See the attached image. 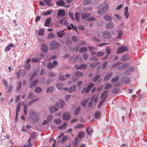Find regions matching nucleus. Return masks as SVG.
Instances as JSON below:
<instances>
[{
    "mask_svg": "<svg viewBox=\"0 0 147 147\" xmlns=\"http://www.w3.org/2000/svg\"><path fill=\"white\" fill-rule=\"evenodd\" d=\"M98 7L99 10L98 11V13L100 14L107 12L108 11L109 8L107 1H105L102 4L100 5Z\"/></svg>",
    "mask_w": 147,
    "mask_h": 147,
    "instance_id": "nucleus-1",
    "label": "nucleus"
},
{
    "mask_svg": "<svg viewBox=\"0 0 147 147\" xmlns=\"http://www.w3.org/2000/svg\"><path fill=\"white\" fill-rule=\"evenodd\" d=\"M61 45V44L57 41L53 40L50 44V49L53 51L58 50L60 48Z\"/></svg>",
    "mask_w": 147,
    "mask_h": 147,
    "instance_id": "nucleus-2",
    "label": "nucleus"
},
{
    "mask_svg": "<svg viewBox=\"0 0 147 147\" xmlns=\"http://www.w3.org/2000/svg\"><path fill=\"white\" fill-rule=\"evenodd\" d=\"M30 117L34 122L36 123L38 121L39 117L38 114L32 110L30 111Z\"/></svg>",
    "mask_w": 147,
    "mask_h": 147,
    "instance_id": "nucleus-3",
    "label": "nucleus"
},
{
    "mask_svg": "<svg viewBox=\"0 0 147 147\" xmlns=\"http://www.w3.org/2000/svg\"><path fill=\"white\" fill-rule=\"evenodd\" d=\"M83 74V73L80 71H76L75 75L72 77V80L74 81H76L80 78L82 77Z\"/></svg>",
    "mask_w": 147,
    "mask_h": 147,
    "instance_id": "nucleus-4",
    "label": "nucleus"
},
{
    "mask_svg": "<svg viewBox=\"0 0 147 147\" xmlns=\"http://www.w3.org/2000/svg\"><path fill=\"white\" fill-rule=\"evenodd\" d=\"M59 108V103L56 102L54 106L50 107L49 111L51 113H54L57 111Z\"/></svg>",
    "mask_w": 147,
    "mask_h": 147,
    "instance_id": "nucleus-5",
    "label": "nucleus"
},
{
    "mask_svg": "<svg viewBox=\"0 0 147 147\" xmlns=\"http://www.w3.org/2000/svg\"><path fill=\"white\" fill-rule=\"evenodd\" d=\"M128 50L127 48L126 47L121 46L118 48L116 53L117 54L121 53L128 51Z\"/></svg>",
    "mask_w": 147,
    "mask_h": 147,
    "instance_id": "nucleus-6",
    "label": "nucleus"
},
{
    "mask_svg": "<svg viewBox=\"0 0 147 147\" xmlns=\"http://www.w3.org/2000/svg\"><path fill=\"white\" fill-rule=\"evenodd\" d=\"M26 71L23 69H20L17 72V78L19 79L21 75L22 77L24 76L26 74Z\"/></svg>",
    "mask_w": 147,
    "mask_h": 147,
    "instance_id": "nucleus-7",
    "label": "nucleus"
},
{
    "mask_svg": "<svg viewBox=\"0 0 147 147\" xmlns=\"http://www.w3.org/2000/svg\"><path fill=\"white\" fill-rule=\"evenodd\" d=\"M103 38L109 39L111 37V33L108 31H105L102 35Z\"/></svg>",
    "mask_w": 147,
    "mask_h": 147,
    "instance_id": "nucleus-8",
    "label": "nucleus"
},
{
    "mask_svg": "<svg viewBox=\"0 0 147 147\" xmlns=\"http://www.w3.org/2000/svg\"><path fill=\"white\" fill-rule=\"evenodd\" d=\"M114 26V23L111 21H110L106 24V28L108 29H113Z\"/></svg>",
    "mask_w": 147,
    "mask_h": 147,
    "instance_id": "nucleus-9",
    "label": "nucleus"
},
{
    "mask_svg": "<svg viewBox=\"0 0 147 147\" xmlns=\"http://www.w3.org/2000/svg\"><path fill=\"white\" fill-rule=\"evenodd\" d=\"M103 18L106 21H112L113 20L112 17L108 14H105L104 15Z\"/></svg>",
    "mask_w": 147,
    "mask_h": 147,
    "instance_id": "nucleus-10",
    "label": "nucleus"
},
{
    "mask_svg": "<svg viewBox=\"0 0 147 147\" xmlns=\"http://www.w3.org/2000/svg\"><path fill=\"white\" fill-rule=\"evenodd\" d=\"M129 59V55L127 54H124L122 57L121 59V61L123 62H125L128 60Z\"/></svg>",
    "mask_w": 147,
    "mask_h": 147,
    "instance_id": "nucleus-11",
    "label": "nucleus"
},
{
    "mask_svg": "<svg viewBox=\"0 0 147 147\" xmlns=\"http://www.w3.org/2000/svg\"><path fill=\"white\" fill-rule=\"evenodd\" d=\"M39 81V80L36 79L32 81L30 84V88H32L34 86H36Z\"/></svg>",
    "mask_w": 147,
    "mask_h": 147,
    "instance_id": "nucleus-12",
    "label": "nucleus"
},
{
    "mask_svg": "<svg viewBox=\"0 0 147 147\" xmlns=\"http://www.w3.org/2000/svg\"><path fill=\"white\" fill-rule=\"evenodd\" d=\"M71 117L70 114L69 113H64L63 116V119L64 120H67Z\"/></svg>",
    "mask_w": 147,
    "mask_h": 147,
    "instance_id": "nucleus-13",
    "label": "nucleus"
},
{
    "mask_svg": "<svg viewBox=\"0 0 147 147\" xmlns=\"http://www.w3.org/2000/svg\"><path fill=\"white\" fill-rule=\"evenodd\" d=\"M129 63H125L122 64L121 66L118 67L117 69L119 71L121 69H124L128 67L129 66Z\"/></svg>",
    "mask_w": 147,
    "mask_h": 147,
    "instance_id": "nucleus-14",
    "label": "nucleus"
},
{
    "mask_svg": "<svg viewBox=\"0 0 147 147\" xmlns=\"http://www.w3.org/2000/svg\"><path fill=\"white\" fill-rule=\"evenodd\" d=\"M51 17L48 18L45 21L44 25L45 26L49 27L51 24Z\"/></svg>",
    "mask_w": 147,
    "mask_h": 147,
    "instance_id": "nucleus-15",
    "label": "nucleus"
},
{
    "mask_svg": "<svg viewBox=\"0 0 147 147\" xmlns=\"http://www.w3.org/2000/svg\"><path fill=\"white\" fill-rule=\"evenodd\" d=\"M90 14L89 13H82L81 14L82 18L83 19H85L90 16Z\"/></svg>",
    "mask_w": 147,
    "mask_h": 147,
    "instance_id": "nucleus-16",
    "label": "nucleus"
},
{
    "mask_svg": "<svg viewBox=\"0 0 147 147\" xmlns=\"http://www.w3.org/2000/svg\"><path fill=\"white\" fill-rule=\"evenodd\" d=\"M57 14L58 16H61V17H63L65 15V11L63 10H58Z\"/></svg>",
    "mask_w": 147,
    "mask_h": 147,
    "instance_id": "nucleus-17",
    "label": "nucleus"
},
{
    "mask_svg": "<svg viewBox=\"0 0 147 147\" xmlns=\"http://www.w3.org/2000/svg\"><path fill=\"white\" fill-rule=\"evenodd\" d=\"M14 47V45L12 43H10L6 46L5 49V51H7L10 50L11 48H13Z\"/></svg>",
    "mask_w": 147,
    "mask_h": 147,
    "instance_id": "nucleus-18",
    "label": "nucleus"
},
{
    "mask_svg": "<svg viewBox=\"0 0 147 147\" xmlns=\"http://www.w3.org/2000/svg\"><path fill=\"white\" fill-rule=\"evenodd\" d=\"M64 30H61L59 32H57V34L59 37L62 38L65 34V33H63Z\"/></svg>",
    "mask_w": 147,
    "mask_h": 147,
    "instance_id": "nucleus-19",
    "label": "nucleus"
},
{
    "mask_svg": "<svg viewBox=\"0 0 147 147\" xmlns=\"http://www.w3.org/2000/svg\"><path fill=\"white\" fill-rule=\"evenodd\" d=\"M64 86V84L62 83H58L56 84V87L57 89L59 90H62Z\"/></svg>",
    "mask_w": 147,
    "mask_h": 147,
    "instance_id": "nucleus-20",
    "label": "nucleus"
},
{
    "mask_svg": "<svg viewBox=\"0 0 147 147\" xmlns=\"http://www.w3.org/2000/svg\"><path fill=\"white\" fill-rule=\"evenodd\" d=\"M113 74L112 72H110L107 74L104 78V81H106L108 80L110 77Z\"/></svg>",
    "mask_w": 147,
    "mask_h": 147,
    "instance_id": "nucleus-21",
    "label": "nucleus"
},
{
    "mask_svg": "<svg viewBox=\"0 0 147 147\" xmlns=\"http://www.w3.org/2000/svg\"><path fill=\"white\" fill-rule=\"evenodd\" d=\"M100 112L98 111H97L94 114V117L95 119L98 118L100 116Z\"/></svg>",
    "mask_w": 147,
    "mask_h": 147,
    "instance_id": "nucleus-22",
    "label": "nucleus"
},
{
    "mask_svg": "<svg viewBox=\"0 0 147 147\" xmlns=\"http://www.w3.org/2000/svg\"><path fill=\"white\" fill-rule=\"evenodd\" d=\"M76 90V86H74L70 87L68 88V92L69 93H71L75 91Z\"/></svg>",
    "mask_w": 147,
    "mask_h": 147,
    "instance_id": "nucleus-23",
    "label": "nucleus"
},
{
    "mask_svg": "<svg viewBox=\"0 0 147 147\" xmlns=\"http://www.w3.org/2000/svg\"><path fill=\"white\" fill-rule=\"evenodd\" d=\"M42 89L39 86H37L35 88L34 91L37 94L40 93L42 91Z\"/></svg>",
    "mask_w": 147,
    "mask_h": 147,
    "instance_id": "nucleus-24",
    "label": "nucleus"
},
{
    "mask_svg": "<svg viewBox=\"0 0 147 147\" xmlns=\"http://www.w3.org/2000/svg\"><path fill=\"white\" fill-rule=\"evenodd\" d=\"M86 67V65L85 64H82L80 65L78 67H77L76 69H84Z\"/></svg>",
    "mask_w": 147,
    "mask_h": 147,
    "instance_id": "nucleus-25",
    "label": "nucleus"
},
{
    "mask_svg": "<svg viewBox=\"0 0 147 147\" xmlns=\"http://www.w3.org/2000/svg\"><path fill=\"white\" fill-rule=\"evenodd\" d=\"M45 3L48 6H50L53 5L51 3L52 0H43Z\"/></svg>",
    "mask_w": 147,
    "mask_h": 147,
    "instance_id": "nucleus-26",
    "label": "nucleus"
},
{
    "mask_svg": "<svg viewBox=\"0 0 147 147\" xmlns=\"http://www.w3.org/2000/svg\"><path fill=\"white\" fill-rule=\"evenodd\" d=\"M54 90V88L52 86H50L49 87H48L47 88V89L46 91V93H48L49 92H53Z\"/></svg>",
    "mask_w": 147,
    "mask_h": 147,
    "instance_id": "nucleus-27",
    "label": "nucleus"
},
{
    "mask_svg": "<svg viewBox=\"0 0 147 147\" xmlns=\"http://www.w3.org/2000/svg\"><path fill=\"white\" fill-rule=\"evenodd\" d=\"M55 34L52 32L50 33L47 36V38L48 39H51L55 37Z\"/></svg>",
    "mask_w": 147,
    "mask_h": 147,
    "instance_id": "nucleus-28",
    "label": "nucleus"
},
{
    "mask_svg": "<svg viewBox=\"0 0 147 147\" xmlns=\"http://www.w3.org/2000/svg\"><path fill=\"white\" fill-rule=\"evenodd\" d=\"M119 79V77L118 76H116L111 79V82H114L118 81Z\"/></svg>",
    "mask_w": 147,
    "mask_h": 147,
    "instance_id": "nucleus-29",
    "label": "nucleus"
},
{
    "mask_svg": "<svg viewBox=\"0 0 147 147\" xmlns=\"http://www.w3.org/2000/svg\"><path fill=\"white\" fill-rule=\"evenodd\" d=\"M56 4L58 5L63 6L65 5V2L63 1L60 0L56 3Z\"/></svg>",
    "mask_w": 147,
    "mask_h": 147,
    "instance_id": "nucleus-30",
    "label": "nucleus"
},
{
    "mask_svg": "<svg viewBox=\"0 0 147 147\" xmlns=\"http://www.w3.org/2000/svg\"><path fill=\"white\" fill-rule=\"evenodd\" d=\"M59 102L60 105V108L62 109L65 105V102L64 101L61 100H59Z\"/></svg>",
    "mask_w": 147,
    "mask_h": 147,
    "instance_id": "nucleus-31",
    "label": "nucleus"
},
{
    "mask_svg": "<svg viewBox=\"0 0 147 147\" xmlns=\"http://www.w3.org/2000/svg\"><path fill=\"white\" fill-rule=\"evenodd\" d=\"M69 23L67 22V21H65L64 22V24L67 27V29L69 30H71V28L69 25Z\"/></svg>",
    "mask_w": 147,
    "mask_h": 147,
    "instance_id": "nucleus-32",
    "label": "nucleus"
},
{
    "mask_svg": "<svg viewBox=\"0 0 147 147\" xmlns=\"http://www.w3.org/2000/svg\"><path fill=\"white\" fill-rule=\"evenodd\" d=\"M80 16V13L79 12H76L75 13V19L77 21H80L79 17Z\"/></svg>",
    "mask_w": 147,
    "mask_h": 147,
    "instance_id": "nucleus-33",
    "label": "nucleus"
},
{
    "mask_svg": "<svg viewBox=\"0 0 147 147\" xmlns=\"http://www.w3.org/2000/svg\"><path fill=\"white\" fill-rule=\"evenodd\" d=\"M89 90L86 87H84L82 90L81 92V93L82 94H84V93H87Z\"/></svg>",
    "mask_w": 147,
    "mask_h": 147,
    "instance_id": "nucleus-34",
    "label": "nucleus"
},
{
    "mask_svg": "<svg viewBox=\"0 0 147 147\" xmlns=\"http://www.w3.org/2000/svg\"><path fill=\"white\" fill-rule=\"evenodd\" d=\"M105 54V53L103 51H99L97 53L96 56L100 57L103 56Z\"/></svg>",
    "mask_w": 147,
    "mask_h": 147,
    "instance_id": "nucleus-35",
    "label": "nucleus"
},
{
    "mask_svg": "<svg viewBox=\"0 0 147 147\" xmlns=\"http://www.w3.org/2000/svg\"><path fill=\"white\" fill-rule=\"evenodd\" d=\"M48 50V47L46 45H44L42 47V51L44 53H46Z\"/></svg>",
    "mask_w": 147,
    "mask_h": 147,
    "instance_id": "nucleus-36",
    "label": "nucleus"
},
{
    "mask_svg": "<svg viewBox=\"0 0 147 147\" xmlns=\"http://www.w3.org/2000/svg\"><path fill=\"white\" fill-rule=\"evenodd\" d=\"M13 88L12 86H9L6 88L7 92L8 93L10 92L12 90Z\"/></svg>",
    "mask_w": 147,
    "mask_h": 147,
    "instance_id": "nucleus-37",
    "label": "nucleus"
},
{
    "mask_svg": "<svg viewBox=\"0 0 147 147\" xmlns=\"http://www.w3.org/2000/svg\"><path fill=\"white\" fill-rule=\"evenodd\" d=\"M100 77V75H97L93 78L92 79V81L93 82H95L98 81Z\"/></svg>",
    "mask_w": 147,
    "mask_h": 147,
    "instance_id": "nucleus-38",
    "label": "nucleus"
},
{
    "mask_svg": "<svg viewBox=\"0 0 147 147\" xmlns=\"http://www.w3.org/2000/svg\"><path fill=\"white\" fill-rule=\"evenodd\" d=\"M86 131L87 132V134L88 135H89L90 136L92 135V133L91 132V128L88 127V128L86 129Z\"/></svg>",
    "mask_w": 147,
    "mask_h": 147,
    "instance_id": "nucleus-39",
    "label": "nucleus"
},
{
    "mask_svg": "<svg viewBox=\"0 0 147 147\" xmlns=\"http://www.w3.org/2000/svg\"><path fill=\"white\" fill-rule=\"evenodd\" d=\"M84 125L83 124H78L76 126L74 127L75 129L80 128H83L84 127Z\"/></svg>",
    "mask_w": 147,
    "mask_h": 147,
    "instance_id": "nucleus-40",
    "label": "nucleus"
},
{
    "mask_svg": "<svg viewBox=\"0 0 147 147\" xmlns=\"http://www.w3.org/2000/svg\"><path fill=\"white\" fill-rule=\"evenodd\" d=\"M47 66L48 68L49 69H51L54 67V66L52 63L51 62H49L48 63Z\"/></svg>",
    "mask_w": 147,
    "mask_h": 147,
    "instance_id": "nucleus-41",
    "label": "nucleus"
},
{
    "mask_svg": "<svg viewBox=\"0 0 147 147\" xmlns=\"http://www.w3.org/2000/svg\"><path fill=\"white\" fill-rule=\"evenodd\" d=\"M80 108L79 107L76 108L74 112V114L75 115H78L80 112Z\"/></svg>",
    "mask_w": 147,
    "mask_h": 147,
    "instance_id": "nucleus-42",
    "label": "nucleus"
},
{
    "mask_svg": "<svg viewBox=\"0 0 147 147\" xmlns=\"http://www.w3.org/2000/svg\"><path fill=\"white\" fill-rule=\"evenodd\" d=\"M25 68L28 70H30L31 68V65L30 64H26L24 65Z\"/></svg>",
    "mask_w": 147,
    "mask_h": 147,
    "instance_id": "nucleus-43",
    "label": "nucleus"
},
{
    "mask_svg": "<svg viewBox=\"0 0 147 147\" xmlns=\"http://www.w3.org/2000/svg\"><path fill=\"white\" fill-rule=\"evenodd\" d=\"M31 141V138L30 137L29 138V139L28 140V144L27 145H24V146L25 147H29L31 145V143H30Z\"/></svg>",
    "mask_w": 147,
    "mask_h": 147,
    "instance_id": "nucleus-44",
    "label": "nucleus"
},
{
    "mask_svg": "<svg viewBox=\"0 0 147 147\" xmlns=\"http://www.w3.org/2000/svg\"><path fill=\"white\" fill-rule=\"evenodd\" d=\"M108 91L107 90H106L104 91L103 92L102 94H101L100 97V99L102 98L103 97L107 95V92H108Z\"/></svg>",
    "mask_w": 147,
    "mask_h": 147,
    "instance_id": "nucleus-45",
    "label": "nucleus"
},
{
    "mask_svg": "<svg viewBox=\"0 0 147 147\" xmlns=\"http://www.w3.org/2000/svg\"><path fill=\"white\" fill-rule=\"evenodd\" d=\"M82 56L85 60L86 61L87 60L88 57V55L86 53H85L82 54Z\"/></svg>",
    "mask_w": 147,
    "mask_h": 147,
    "instance_id": "nucleus-46",
    "label": "nucleus"
},
{
    "mask_svg": "<svg viewBox=\"0 0 147 147\" xmlns=\"http://www.w3.org/2000/svg\"><path fill=\"white\" fill-rule=\"evenodd\" d=\"M22 84L21 82H19L18 84V86L17 89V91H19L21 88Z\"/></svg>",
    "mask_w": 147,
    "mask_h": 147,
    "instance_id": "nucleus-47",
    "label": "nucleus"
},
{
    "mask_svg": "<svg viewBox=\"0 0 147 147\" xmlns=\"http://www.w3.org/2000/svg\"><path fill=\"white\" fill-rule=\"evenodd\" d=\"M54 121V122L57 124H60L61 123V120L59 119H55Z\"/></svg>",
    "mask_w": 147,
    "mask_h": 147,
    "instance_id": "nucleus-48",
    "label": "nucleus"
},
{
    "mask_svg": "<svg viewBox=\"0 0 147 147\" xmlns=\"http://www.w3.org/2000/svg\"><path fill=\"white\" fill-rule=\"evenodd\" d=\"M87 51V49L86 47H81L80 49V52L81 53H82L84 51Z\"/></svg>",
    "mask_w": 147,
    "mask_h": 147,
    "instance_id": "nucleus-49",
    "label": "nucleus"
},
{
    "mask_svg": "<svg viewBox=\"0 0 147 147\" xmlns=\"http://www.w3.org/2000/svg\"><path fill=\"white\" fill-rule=\"evenodd\" d=\"M98 59L95 56L91 57L90 59V61H98Z\"/></svg>",
    "mask_w": 147,
    "mask_h": 147,
    "instance_id": "nucleus-50",
    "label": "nucleus"
},
{
    "mask_svg": "<svg viewBox=\"0 0 147 147\" xmlns=\"http://www.w3.org/2000/svg\"><path fill=\"white\" fill-rule=\"evenodd\" d=\"M55 81L54 79H48L47 82V85H49L51 83Z\"/></svg>",
    "mask_w": 147,
    "mask_h": 147,
    "instance_id": "nucleus-51",
    "label": "nucleus"
},
{
    "mask_svg": "<svg viewBox=\"0 0 147 147\" xmlns=\"http://www.w3.org/2000/svg\"><path fill=\"white\" fill-rule=\"evenodd\" d=\"M91 0H84L83 3L85 5L89 4L91 3Z\"/></svg>",
    "mask_w": 147,
    "mask_h": 147,
    "instance_id": "nucleus-52",
    "label": "nucleus"
},
{
    "mask_svg": "<svg viewBox=\"0 0 147 147\" xmlns=\"http://www.w3.org/2000/svg\"><path fill=\"white\" fill-rule=\"evenodd\" d=\"M84 133L83 131L80 132L78 135V137L80 139L84 136Z\"/></svg>",
    "mask_w": 147,
    "mask_h": 147,
    "instance_id": "nucleus-53",
    "label": "nucleus"
},
{
    "mask_svg": "<svg viewBox=\"0 0 147 147\" xmlns=\"http://www.w3.org/2000/svg\"><path fill=\"white\" fill-rule=\"evenodd\" d=\"M59 80L60 81H63L66 80V79L63 75H60L59 76Z\"/></svg>",
    "mask_w": 147,
    "mask_h": 147,
    "instance_id": "nucleus-54",
    "label": "nucleus"
},
{
    "mask_svg": "<svg viewBox=\"0 0 147 147\" xmlns=\"http://www.w3.org/2000/svg\"><path fill=\"white\" fill-rule=\"evenodd\" d=\"M40 60V59L38 58H33L32 59V62H38Z\"/></svg>",
    "mask_w": 147,
    "mask_h": 147,
    "instance_id": "nucleus-55",
    "label": "nucleus"
},
{
    "mask_svg": "<svg viewBox=\"0 0 147 147\" xmlns=\"http://www.w3.org/2000/svg\"><path fill=\"white\" fill-rule=\"evenodd\" d=\"M123 34L122 30H120L118 34V36L117 37V38L118 39L121 38Z\"/></svg>",
    "mask_w": 147,
    "mask_h": 147,
    "instance_id": "nucleus-56",
    "label": "nucleus"
},
{
    "mask_svg": "<svg viewBox=\"0 0 147 147\" xmlns=\"http://www.w3.org/2000/svg\"><path fill=\"white\" fill-rule=\"evenodd\" d=\"M52 12V10H49L47 12L44 13H43V15L45 16L49 15H51Z\"/></svg>",
    "mask_w": 147,
    "mask_h": 147,
    "instance_id": "nucleus-57",
    "label": "nucleus"
},
{
    "mask_svg": "<svg viewBox=\"0 0 147 147\" xmlns=\"http://www.w3.org/2000/svg\"><path fill=\"white\" fill-rule=\"evenodd\" d=\"M94 98V96H93L91 100L89 102L88 104V107H90L92 106V100Z\"/></svg>",
    "mask_w": 147,
    "mask_h": 147,
    "instance_id": "nucleus-58",
    "label": "nucleus"
},
{
    "mask_svg": "<svg viewBox=\"0 0 147 147\" xmlns=\"http://www.w3.org/2000/svg\"><path fill=\"white\" fill-rule=\"evenodd\" d=\"M38 33L39 35H43L44 34V30L42 29H40L38 32Z\"/></svg>",
    "mask_w": 147,
    "mask_h": 147,
    "instance_id": "nucleus-59",
    "label": "nucleus"
},
{
    "mask_svg": "<svg viewBox=\"0 0 147 147\" xmlns=\"http://www.w3.org/2000/svg\"><path fill=\"white\" fill-rule=\"evenodd\" d=\"M87 102L86 100H84L81 102V105L84 107H85L86 106V104Z\"/></svg>",
    "mask_w": 147,
    "mask_h": 147,
    "instance_id": "nucleus-60",
    "label": "nucleus"
},
{
    "mask_svg": "<svg viewBox=\"0 0 147 147\" xmlns=\"http://www.w3.org/2000/svg\"><path fill=\"white\" fill-rule=\"evenodd\" d=\"M112 86V85L110 84H106L105 87V89H108L110 88Z\"/></svg>",
    "mask_w": 147,
    "mask_h": 147,
    "instance_id": "nucleus-61",
    "label": "nucleus"
},
{
    "mask_svg": "<svg viewBox=\"0 0 147 147\" xmlns=\"http://www.w3.org/2000/svg\"><path fill=\"white\" fill-rule=\"evenodd\" d=\"M108 65V63L107 61H105L103 62L102 65V68L103 69H105L106 68V66Z\"/></svg>",
    "mask_w": 147,
    "mask_h": 147,
    "instance_id": "nucleus-62",
    "label": "nucleus"
},
{
    "mask_svg": "<svg viewBox=\"0 0 147 147\" xmlns=\"http://www.w3.org/2000/svg\"><path fill=\"white\" fill-rule=\"evenodd\" d=\"M92 39L93 40L97 42V44L100 42V40L97 38L96 37H94L92 38Z\"/></svg>",
    "mask_w": 147,
    "mask_h": 147,
    "instance_id": "nucleus-63",
    "label": "nucleus"
},
{
    "mask_svg": "<svg viewBox=\"0 0 147 147\" xmlns=\"http://www.w3.org/2000/svg\"><path fill=\"white\" fill-rule=\"evenodd\" d=\"M67 136H64L63 137L62 140L61 141V143L63 144L66 141L67 139Z\"/></svg>",
    "mask_w": 147,
    "mask_h": 147,
    "instance_id": "nucleus-64",
    "label": "nucleus"
}]
</instances>
